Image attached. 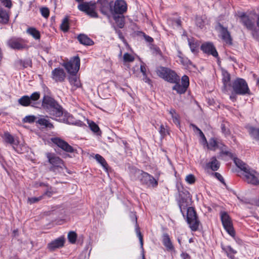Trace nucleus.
Instances as JSON below:
<instances>
[{
	"label": "nucleus",
	"mask_w": 259,
	"mask_h": 259,
	"mask_svg": "<svg viewBox=\"0 0 259 259\" xmlns=\"http://www.w3.org/2000/svg\"><path fill=\"white\" fill-rule=\"evenodd\" d=\"M44 109L51 116L59 117L63 114V108L53 98L45 95L42 102Z\"/></svg>",
	"instance_id": "nucleus-1"
},
{
	"label": "nucleus",
	"mask_w": 259,
	"mask_h": 259,
	"mask_svg": "<svg viewBox=\"0 0 259 259\" xmlns=\"http://www.w3.org/2000/svg\"><path fill=\"white\" fill-rule=\"evenodd\" d=\"M46 155L48 159V162L51 165L49 168L50 171L55 172H61L64 168H66L63 160L54 153L48 152L46 153Z\"/></svg>",
	"instance_id": "nucleus-2"
},
{
	"label": "nucleus",
	"mask_w": 259,
	"mask_h": 259,
	"mask_svg": "<svg viewBox=\"0 0 259 259\" xmlns=\"http://www.w3.org/2000/svg\"><path fill=\"white\" fill-rule=\"evenodd\" d=\"M156 72L159 77L169 82H177L180 80L176 73L168 68L159 67L157 68Z\"/></svg>",
	"instance_id": "nucleus-3"
},
{
	"label": "nucleus",
	"mask_w": 259,
	"mask_h": 259,
	"mask_svg": "<svg viewBox=\"0 0 259 259\" xmlns=\"http://www.w3.org/2000/svg\"><path fill=\"white\" fill-rule=\"evenodd\" d=\"M232 88L234 93L238 95H244L249 94V89L246 81L242 78H237L233 81Z\"/></svg>",
	"instance_id": "nucleus-4"
},
{
	"label": "nucleus",
	"mask_w": 259,
	"mask_h": 259,
	"mask_svg": "<svg viewBox=\"0 0 259 259\" xmlns=\"http://www.w3.org/2000/svg\"><path fill=\"white\" fill-rule=\"evenodd\" d=\"M241 22L248 30L252 31L253 37L259 41V33L256 30L253 21L245 13H242L240 16Z\"/></svg>",
	"instance_id": "nucleus-5"
},
{
	"label": "nucleus",
	"mask_w": 259,
	"mask_h": 259,
	"mask_svg": "<svg viewBox=\"0 0 259 259\" xmlns=\"http://www.w3.org/2000/svg\"><path fill=\"white\" fill-rule=\"evenodd\" d=\"M186 209L187 223L192 231H196L198 229L199 222L196 211L192 207H189Z\"/></svg>",
	"instance_id": "nucleus-6"
},
{
	"label": "nucleus",
	"mask_w": 259,
	"mask_h": 259,
	"mask_svg": "<svg viewBox=\"0 0 259 259\" xmlns=\"http://www.w3.org/2000/svg\"><path fill=\"white\" fill-rule=\"evenodd\" d=\"M190 200V195L188 191L186 190L179 191L178 204L181 212L183 215H184L185 210L189 207Z\"/></svg>",
	"instance_id": "nucleus-7"
},
{
	"label": "nucleus",
	"mask_w": 259,
	"mask_h": 259,
	"mask_svg": "<svg viewBox=\"0 0 259 259\" xmlns=\"http://www.w3.org/2000/svg\"><path fill=\"white\" fill-rule=\"evenodd\" d=\"M63 66L68 73L72 75H75L79 69L80 59L78 56H75L70 61L64 63Z\"/></svg>",
	"instance_id": "nucleus-8"
},
{
	"label": "nucleus",
	"mask_w": 259,
	"mask_h": 259,
	"mask_svg": "<svg viewBox=\"0 0 259 259\" xmlns=\"http://www.w3.org/2000/svg\"><path fill=\"white\" fill-rule=\"evenodd\" d=\"M96 7V3L92 2L82 3L78 6V9L80 11L85 12L92 18L98 17V14L95 11Z\"/></svg>",
	"instance_id": "nucleus-9"
},
{
	"label": "nucleus",
	"mask_w": 259,
	"mask_h": 259,
	"mask_svg": "<svg viewBox=\"0 0 259 259\" xmlns=\"http://www.w3.org/2000/svg\"><path fill=\"white\" fill-rule=\"evenodd\" d=\"M221 218L224 229L230 236L234 237L235 233L229 215L226 212H223L221 213Z\"/></svg>",
	"instance_id": "nucleus-10"
},
{
	"label": "nucleus",
	"mask_w": 259,
	"mask_h": 259,
	"mask_svg": "<svg viewBox=\"0 0 259 259\" xmlns=\"http://www.w3.org/2000/svg\"><path fill=\"white\" fill-rule=\"evenodd\" d=\"M140 182L144 185L148 186H152L153 187L157 186L158 182L154 177L147 172L141 171L139 176Z\"/></svg>",
	"instance_id": "nucleus-11"
},
{
	"label": "nucleus",
	"mask_w": 259,
	"mask_h": 259,
	"mask_svg": "<svg viewBox=\"0 0 259 259\" xmlns=\"http://www.w3.org/2000/svg\"><path fill=\"white\" fill-rule=\"evenodd\" d=\"M51 140L53 143L57 145L64 151L69 153L74 152L73 148L62 139L59 138H52Z\"/></svg>",
	"instance_id": "nucleus-12"
},
{
	"label": "nucleus",
	"mask_w": 259,
	"mask_h": 259,
	"mask_svg": "<svg viewBox=\"0 0 259 259\" xmlns=\"http://www.w3.org/2000/svg\"><path fill=\"white\" fill-rule=\"evenodd\" d=\"M8 45L13 49L22 50L26 48L24 41L19 38H12L7 42Z\"/></svg>",
	"instance_id": "nucleus-13"
},
{
	"label": "nucleus",
	"mask_w": 259,
	"mask_h": 259,
	"mask_svg": "<svg viewBox=\"0 0 259 259\" xmlns=\"http://www.w3.org/2000/svg\"><path fill=\"white\" fill-rule=\"evenodd\" d=\"M245 181L249 184L257 185L259 184V180L256 176V172L249 168L245 172Z\"/></svg>",
	"instance_id": "nucleus-14"
},
{
	"label": "nucleus",
	"mask_w": 259,
	"mask_h": 259,
	"mask_svg": "<svg viewBox=\"0 0 259 259\" xmlns=\"http://www.w3.org/2000/svg\"><path fill=\"white\" fill-rule=\"evenodd\" d=\"M66 77V73L61 68H57L52 71V78L56 82H63Z\"/></svg>",
	"instance_id": "nucleus-15"
},
{
	"label": "nucleus",
	"mask_w": 259,
	"mask_h": 259,
	"mask_svg": "<svg viewBox=\"0 0 259 259\" xmlns=\"http://www.w3.org/2000/svg\"><path fill=\"white\" fill-rule=\"evenodd\" d=\"M113 9L115 14L122 15L127 11V4L123 0H116Z\"/></svg>",
	"instance_id": "nucleus-16"
},
{
	"label": "nucleus",
	"mask_w": 259,
	"mask_h": 259,
	"mask_svg": "<svg viewBox=\"0 0 259 259\" xmlns=\"http://www.w3.org/2000/svg\"><path fill=\"white\" fill-rule=\"evenodd\" d=\"M201 50L203 52L211 55L214 57H218V53L212 44L206 42L202 44L201 47Z\"/></svg>",
	"instance_id": "nucleus-17"
},
{
	"label": "nucleus",
	"mask_w": 259,
	"mask_h": 259,
	"mask_svg": "<svg viewBox=\"0 0 259 259\" xmlns=\"http://www.w3.org/2000/svg\"><path fill=\"white\" fill-rule=\"evenodd\" d=\"M220 35L222 39L227 45H231L232 44V39L230 33L228 30L227 28L224 27L223 25H220Z\"/></svg>",
	"instance_id": "nucleus-18"
},
{
	"label": "nucleus",
	"mask_w": 259,
	"mask_h": 259,
	"mask_svg": "<svg viewBox=\"0 0 259 259\" xmlns=\"http://www.w3.org/2000/svg\"><path fill=\"white\" fill-rule=\"evenodd\" d=\"M222 81L223 82L222 91L224 93H227L231 87L230 75L227 71L223 70L222 71Z\"/></svg>",
	"instance_id": "nucleus-19"
},
{
	"label": "nucleus",
	"mask_w": 259,
	"mask_h": 259,
	"mask_svg": "<svg viewBox=\"0 0 259 259\" xmlns=\"http://www.w3.org/2000/svg\"><path fill=\"white\" fill-rule=\"evenodd\" d=\"M65 242L64 237H59L48 244V248L51 250H54L56 248L63 246Z\"/></svg>",
	"instance_id": "nucleus-20"
},
{
	"label": "nucleus",
	"mask_w": 259,
	"mask_h": 259,
	"mask_svg": "<svg viewBox=\"0 0 259 259\" xmlns=\"http://www.w3.org/2000/svg\"><path fill=\"white\" fill-rule=\"evenodd\" d=\"M246 128L252 139L257 141L259 140V127L256 128L252 126H247Z\"/></svg>",
	"instance_id": "nucleus-21"
},
{
	"label": "nucleus",
	"mask_w": 259,
	"mask_h": 259,
	"mask_svg": "<svg viewBox=\"0 0 259 259\" xmlns=\"http://www.w3.org/2000/svg\"><path fill=\"white\" fill-rule=\"evenodd\" d=\"M77 39L80 44L83 45L91 46L94 44L93 41L91 39L83 34H79L77 37Z\"/></svg>",
	"instance_id": "nucleus-22"
},
{
	"label": "nucleus",
	"mask_w": 259,
	"mask_h": 259,
	"mask_svg": "<svg viewBox=\"0 0 259 259\" xmlns=\"http://www.w3.org/2000/svg\"><path fill=\"white\" fill-rule=\"evenodd\" d=\"M97 3L100 5V9L101 13L106 14L109 7L108 0H97Z\"/></svg>",
	"instance_id": "nucleus-23"
},
{
	"label": "nucleus",
	"mask_w": 259,
	"mask_h": 259,
	"mask_svg": "<svg viewBox=\"0 0 259 259\" xmlns=\"http://www.w3.org/2000/svg\"><path fill=\"white\" fill-rule=\"evenodd\" d=\"M162 242L167 249L171 250L174 249V246L170 239L169 235L167 233L163 234L162 236Z\"/></svg>",
	"instance_id": "nucleus-24"
},
{
	"label": "nucleus",
	"mask_w": 259,
	"mask_h": 259,
	"mask_svg": "<svg viewBox=\"0 0 259 259\" xmlns=\"http://www.w3.org/2000/svg\"><path fill=\"white\" fill-rule=\"evenodd\" d=\"M207 166L213 171H216L220 167V162L215 157H213L211 158V161L207 163Z\"/></svg>",
	"instance_id": "nucleus-25"
},
{
	"label": "nucleus",
	"mask_w": 259,
	"mask_h": 259,
	"mask_svg": "<svg viewBox=\"0 0 259 259\" xmlns=\"http://www.w3.org/2000/svg\"><path fill=\"white\" fill-rule=\"evenodd\" d=\"M26 32L36 40H39L40 38L39 31L34 27L28 28L26 30Z\"/></svg>",
	"instance_id": "nucleus-26"
},
{
	"label": "nucleus",
	"mask_w": 259,
	"mask_h": 259,
	"mask_svg": "<svg viewBox=\"0 0 259 259\" xmlns=\"http://www.w3.org/2000/svg\"><path fill=\"white\" fill-rule=\"evenodd\" d=\"M4 138L6 142L10 144L13 147L14 146L17 145L18 144V141L15 139L9 133H5Z\"/></svg>",
	"instance_id": "nucleus-27"
},
{
	"label": "nucleus",
	"mask_w": 259,
	"mask_h": 259,
	"mask_svg": "<svg viewBox=\"0 0 259 259\" xmlns=\"http://www.w3.org/2000/svg\"><path fill=\"white\" fill-rule=\"evenodd\" d=\"M169 113L171 115L172 118L173 122L177 125L180 126V116L176 112V110L174 109H170L169 111Z\"/></svg>",
	"instance_id": "nucleus-28"
},
{
	"label": "nucleus",
	"mask_w": 259,
	"mask_h": 259,
	"mask_svg": "<svg viewBox=\"0 0 259 259\" xmlns=\"http://www.w3.org/2000/svg\"><path fill=\"white\" fill-rule=\"evenodd\" d=\"M19 104L23 106H30L32 107V105L30 102V100L28 98V96H23L19 99L18 101Z\"/></svg>",
	"instance_id": "nucleus-29"
},
{
	"label": "nucleus",
	"mask_w": 259,
	"mask_h": 259,
	"mask_svg": "<svg viewBox=\"0 0 259 259\" xmlns=\"http://www.w3.org/2000/svg\"><path fill=\"white\" fill-rule=\"evenodd\" d=\"M30 102L32 105V107H36L37 105V101L40 98V94L39 92H34L32 93L30 96H28Z\"/></svg>",
	"instance_id": "nucleus-30"
},
{
	"label": "nucleus",
	"mask_w": 259,
	"mask_h": 259,
	"mask_svg": "<svg viewBox=\"0 0 259 259\" xmlns=\"http://www.w3.org/2000/svg\"><path fill=\"white\" fill-rule=\"evenodd\" d=\"M136 232L137 236L138 237V238L139 239V240H140V242L141 247L142 249V259H145V256H144V251H143L144 249H143V236H142V235L141 233L140 232V228L138 227V226L137 225V220L136 221Z\"/></svg>",
	"instance_id": "nucleus-31"
},
{
	"label": "nucleus",
	"mask_w": 259,
	"mask_h": 259,
	"mask_svg": "<svg viewBox=\"0 0 259 259\" xmlns=\"http://www.w3.org/2000/svg\"><path fill=\"white\" fill-rule=\"evenodd\" d=\"M234 161L236 166L240 168L241 170H243L244 172L247 171V170L249 169L247 167L246 164L239 159L237 158H234Z\"/></svg>",
	"instance_id": "nucleus-32"
},
{
	"label": "nucleus",
	"mask_w": 259,
	"mask_h": 259,
	"mask_svg": "<svg viewBox=\"0 0 259 259\" xmlns=\"http://www.w3.org/2000/svg\"><path fill=\"white\" fill-rule=\"evenodd\" d=\"M113 18L119 28H122L124 27V21L123 16L115 15L114 16Z\"/></svg>",
	"instance_id": "nucleus-33"
},
{
	"label": "nucleus",
	"mask_w": 259,
	"mask_h": 259,
	"mask_svg": "<svg viewBox=\"0 0 259 259\" xmlns=\"http://www.w3.org/2000/svg\"><path fill=\"white\" fill-rule=\"evenodd\" d=\"M178 82V81L175 82L176 84L173 87L172 89L176 91L177 92L180 94L185 93L187 90V89L182 84L179 83Z\"/></svg>",
	"instance_id": "nucleus-34"
},
{
	"label": "nucleus",
	"mask_w": 259,
	"mask_h": 259,
	"mask_svg": "<svg viewBox=\"0 0 259 259\" xmlns=\"http://www.w3.org/2000/svg\"><path fill=\"white\" fill-rule=\"evenodd\" d=\"M96 160L101 164L105 169L107 170L108 164L106 162L105 159L100 155L96 154L95 156Z\"/></svg>",
	"instance_id": "nucleus-35"
},
{
	"label": "nucleus",
	"mask_w": 259,
	"mask_h": 259,
	"mask_svg": "<svg viewBox=\"0 0 259 259\" xmlns=\"http://www.w3.org/2000/svg\"><path fill=\"white\" fill-rule=\"evenodd\" d=\"M208 148L211 150H215L219 148V143L214 138H211L207 145Z\"/></svg>",
	"instance_id": "nucleus-36"
},
{
	"label": "nucleus",
	"mask_w": 259,
	"mask_h": 259,
	"mask_svg": "<svg viewBox=\"0 0 259 259\" xmlns=\"http://www.w3.org/2000/svg\"><path fill=\"white\" fill-rule=\"evenodd\" d=\"M188 40L191 51L193 53L195 52L199 46L197 42L194 39L188 38Z\"/></svg>",
	"instance_id": "nucleus-37"
},
{
	"label": "nucleus",
	"mask_w": 259,
	"mask_h": 259,
	"mask_svg": "<svg viewBox=\"0 0 259 259\" xmlns=\"http://www.w3.org/2000/svg\"><path fill=\"white\" fill-rule=\"evenodd\" d=\"M69 79L70 83L72 85H73V89L75 90L80 86V81H79L77 77L75 76V75H74V76H73L70 77Z\"/></svg>",
	"instance_id": "nucleus-38"
},
{
	"label": "nucleus",
	"mask_w": 259,
	"mask_h": 259,
	"mask_svg": "<svg viewBox=\"0 0 259 259\" xmlns=\"http://www.w3.org/2000/svg\"><path fill=\"white\" fill-rule=\"evenodd\" d=\"M37 122L41 125H44L47 127L49 128H53V125L52 123H51L48 120L45 119V118H40L38 120Z\"/></svg>",
	"instance_id": "nucleus-39"
},
{
	"label": "nucleus",
	"mask_w": 259,
	"mask_h": 259,
	"mask_svg": "<svg viewBox=\"0 0 259 259\" xmlns=\"http://www.w3.org/2000/svg\"><path fill=\"white\" fill-rule=\"evenodd\" d=\"M0 19L1 21L4 23H7L9 20V16L7 12L0 8Z\"/></svg>",
	"instance_id": "nucleus-40"
},
{
	"label": "nucleus",
	"mask_w": 259,
	"mask_h": 259,
	"mask_svg": "<svg viewBox=\"0 0 259 259\" xmlns=\"http://www.w3.org/2000/svg\"><path fill=\"white\" fill-rule=\"evenodd\" d=\"M61 28L64 32H66L69 29L68 19L65 18L61 24Z\"/></svg>",
	"instance_id": "nucleus-41"
},
{
	"label": "nucleus",
	"mask_w": 259,
	"mask_h": 259,
	"mask_svg": "<svg viewBox=\"0 0 259 259\" xmlns=\"http://www.w3.org/2000/svg\"><path fill=\"white\" fill-rule=\"evenodd\" d=\"M77 238L76 234L74 232H70L68 234V239L71 243H74L76 242Z\"/></svg>",
	"instance_id": "nucleus-42"
},
{
	"label": "nucleus",
	"mask_w": 259,
	"mask_h": 259,
	"mask_svg": "<svg viewBox=\"0 0 259 259\" xmlns=\"http://www.w3.org/2000/svg\"><path fill=\"white\" fill-rule=\"evenodd\" d=\"M181 84L187 89L189 85V79L187 75H184L181 79Z\"/></svg>",
	"instance_id": "nucleus-43"
},
{
	"label": "nucleus",
	"mask_w": 259,
	"mask_h": 259,
	"mask_svg": "<svg viewBox=\"0 0 259 259\" xmlns=\"http://www.w3.org/2000/svg\"><path fill=\"white\" fill-rule=\"evenodd\" d=\"M134 57L127 53H125L123 55V60L125 62H131L134 61Z\"/></svg>",
	"instance_id": "nucleus-44"
},
{
	"label": "nucleus",
	"mask_w": 259,
	"mask_h": 259,
	"mask_svg": "<svg viewBox=\"0 0 259 259\" xmlns=\"http://www.w3.org/2000/svg\"><path fill=\"white\" fill-rule=\"evenodd\" d=\"M227 123H222L221 124L222 132L226 136H227L230 134V131L227 126Z\"/></svg>",
	"instance_id": "nucleus-45"
},
{
	"label": "nucleus",
	"mask_w": 259,
	"mask_h": 259,
	"mask_svg": "<svg viewBox=\"0 0 259 259\" xmlns=\"http://www.w3.org/2000/svg\"><path fill=\"white\" fill-rule=\"evenodd\" d=\"M89 126L90 127L91 130L94 133H97L100 131V128L98 125L93 121L89 123Z\"/></svg>",
	"instance_id": "nucleus-46"
},
{
	"label": "nucleus",
	"mask_w": 259,
	"mask_h": 259,
	"mask_svg": "<svg viewBox=\"0 0 259 259\" xmlns=\"http://www.w3.org/2000/svg\"><path fill=\"white\" fill-rule=\"evenodd\" d=\"M186 181L188 183L192 184L195 182V178L194 175L190 174L186 176Z\"/></svg>",
	"instance_id": "nucleus-47"
},
{
	"label": "nucleus",
	"mask_w": 259,
	"mask_h": 259,
	"mask_svg": "<svg viewBox=\"0 0 259 259\" xmlns=\"http://www.w3.org/2000/svg\"><path fill=\"white\" fill-rule=\"evenodd\" d=\"M40 12L43 17L48 18L49 16L50 11L47 8H42L40 9Z\"/></svg>",
	"instance_id": "nucleus-48"
},
{
	"label": "nucleus",
	"mask_w": 259,
	"mask_h": 259,
	"mask_svg": "<svg viewBox=\"0 0 259 259\" xmlns=\"http://www.w3.org/2000/svg\"><path fill=\"white\" fill-rule=\"evenodd\" d=\"M196 24L197 26L201 28L204 26V22L200 17H197L196 18Z\"/></svg>",
	"instance_id": "nucleus-49"
},
{
	"label": "nucleus",
	"mask_w": 259,
	"mask_h": 259,
	"mask_svg": "<svg viewBox=\"0 0 259 259\" xmlns=\"http://www.w3.org/2000/svg\"><path fill=\"white\" fill-rule=\"evenodd\" d=\"M42 198V196H40V197H31V198H28V202L30 203V204H32V203H36L37 202H38V201L40 200Z\"/></svg>",
	"instance_id": "nucleus-50"
},
{
	"label": "nucleus",
	"mask_w": 259,
	"mask_h": 259,
	"mask_svg": "<svg viewBox=\"0 0 259 259\" xmlns=\"http://www.w3.org/2000/svg\"><path fill=\"white\" fill-rule=\"evenodd\" d=\"M35 117L34 116H27L24 118V121L25 122L31 123L34 121Z\"/></svg>",
	"instance_id": "nucleus-51"
},
{
	"label": "nucleus",
	"mask_w": 259,
	"mask_h": 259,
	"mask_svg": "<svg viewBox=\"0 0 259 259\" xmlns=\"http://www.w3.org/2000/svg\"><path fill=\"white\" fill-rule=\"evenodd\" d=\"M0 1L7 8H10L12 7L11 0H0Z\"/></svg>",
	"instance_id": "nucleus-52"
},
{
	"label": "nucleus",
	"mask_w": 259,
	"mask_h": 259,
	"mask_svg": "<svg viewBox=\"0 0 259 259\" xmlns=\"http://www.w3.org/2000/svg\"><path fill=\"white\" fill-rule=\"evenodd\" d=\"M159 133L162 136H164L167 133V129L163 125L161 124L159 129Z\"/></svg>",
	"instance_id": "nucleus-53"
},
{
	"label": "nucleus",
	"mask_w": 259,
	"mask_h": 259,
	"mask_svg": "<svg viewBox=\"0 0 259 259\" xmlns=\"http://www.w3.org/2000/svg\"><path fill=\"white\" fill-rule=\"evenodd\" d=\"M213 174L217 179H218L223 184L225 185L224 178L220 173L214 172Z\"/></svg>",
	"instance_id": "nucleus-54"
},
{
	"label": "nucleus",
	"mask_w": 259,
	"mask_h": 259,
	"mask_svg": "<svg viewBox=\"0 0 259 259\" xmlns=\"http://www.w3.org/2000/svg\"><path fill=\"white\" fill-rule=\"evenodd\" d=\"M140 70H141V72L143 73V75L144 76H145L146 73V68L145 67V66L144 65H141V66H140Z\"/></svg>",
	"instance_id": "nucleus-55"
},
{
	"label": "nucleus",
	"mask_w": 259,
	"mask_h": 259,
	"mask_svg": "<svg viewBox=\"0 0 259 259\" xmlns=\"http://www.w3.org/2000/svg\"><path fill=\"white\" fill-rule=\"evenodd\" d=\"M190 125V126L193 127V130L194 131H197L199 133L200 132V131H201L196 125H195V124H194L193 123H191Z\"/></svg>",
	"instance_id": "nucleus-56"
},
{
	"label": "nucleus",
	"mask_w": 259,
	"mask_h": 259,
	"mask_svg": "<svg viewBox=\"0 0 259 259\" xmlns=\"http://www.w3.org/2000/svg\"><path fill=\"white\" fill-rule=\"evenodd\" d=\"M199 136L205 142H206L207 141H206V139L205 137V136L203 134V133H202V132L201 131H200V132H199Z\"/></svg>",
	"instance_id": "nucleus-57"
},
{
	"label": "nucleus",
	"mask_w": 259,
	"mask_h": 259,
	"mask_svg": "<svg viewBox=\"0 0 259 259\" xmlns=\"http://www.w3.org/2000/svg\"><path fill=\"white\" fill-rule=\"evenodd\" d=\"M143 80L145 82L148 83L149 84L151 83V80L146 76V75L144 76Z\"/></svg>",
	"instance_id": "nucleus-58"
},
{
	"label": "nucleus",
	"mask_w": 259,
	"mask_h": 259,
	"mask_svg": "<svg viewBox=\"0 0 259 259\" xmlns=\"http://www.w3.org/2000/svg\"><path fill=\"white\" fill-rule=\"evenodd\" d=\"M182 256L184 258V259H187V258H189V255L187 253H183L182 254Z\"/></svg>",
	"instance_id": "nucleus-59"
},
{
	"label": "nucleus",
	"mask_w": 259,
	"mask_h": 259,
	"mask_svg": "<svg viewBox=\"0 0 259 259\" xmlns=\"http://www.w3.org/2000/svg\"><path fill=\"white\" fill-rule=\"evenodd\" d=\"M176 24H177V26H181V20H179V19H177V20H176Z\"/></svg>",
	"instance_id": "nucleus-60"
},
{
	"label": "nucleus",
	"mask_w": 259,
	"mask_h": 259,
	"mask_svg": "<svg viewBox=\"0 0 259 259\" xmlns=\"http://www.w3.org/2000/svg\"><path fill=\"white\" fill-rule=\"evenodd\" d=\"M228 249L230 251H231V252H232L233 253H236V251H235L233 248H232L230 246H229L228 247Z\"/></svg>",
	"instance_id": "nucleus-61"
},
{
	"label": "nucleus",
	"mask_w": 259,
	"mask_h": 259,
	"mask_svg": "<svg viewBox=\"0 0 259 259\" xmlns=\"http://www.w3.org/2000/svg\"><path fill=\"white\" fill-rule=\"evenodd\" d=\"M254 203L255 205L259 206V198L255 200Z\"/></svg>",
	"instance_id": "nucleus-62"
},
{
	"label": "nucleus",
	"mask_w": 259,
	"mask_h": 259,
	"mask_svg": "<svg viewBox=\"0 0 259 259\" xmlns=\"http://www.w3.org/2000/svg\"><path fill=\"white\" fill-rule=\"evenodd\" d=\"M146 39L149 42H151L153 41V38L150 36H148Z\"/></svg>",
	"instance_id": "nucleus-63"
},
{
	"label": "nucleus",
	"mask_w": 259,
	"mask_h": 259,
	"mask_svg": "<svg viewBox=\"0 0 259 259\" xmlns=\"http://www.w3.org/2000/svg\"><path fill=\"white\" fill-rule=\"evenodd\" d=\"M45 195H47L50 197L51 196V192L48 191L46 192V193H45Z\"/></svg>",
	"instance_id": "nucleus-64"
}]
</instances>
